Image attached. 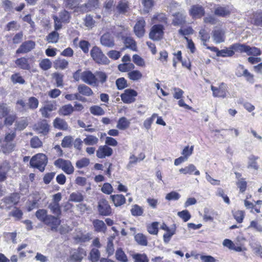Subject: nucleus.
<instances>
[{
    "label": "nucleus",
    "instance_id": "obj_61",
    "mask_svg": "<svg viewBox=\"0 0 262 262\" xmlns=\"http://www.w3.org/2000/svg\"><path fill=\"white\" fill-rule=\"evenodd\" d=\"M233 215L237 223H241L245 217V212L242 210H237L233 212Z\"/></svg>",
    "mask_w": 262,
    "mask_h": 262
},
{
    "label": "nucleus",
    "instance_id": "obj_2",
    "mask_svg": "<svg viewBox=\"0 0 262 262\" xmlns=\"http://www.w3.org/2000/svg\"><path fill=\"white\" fill-rule=\"evenodd\" d=\"M48 163V158L43 154H38L33 156L30 160V164L31 167L36 168L40 171L45 170Z\"/></svg>",
    "mask_w": 262,
    "mask_h": 262
},
{
    "label": "nucleus",
    "instance_id": "obj_38",
    "mask_svg": "<svg viewBox=\"0 0 262 262\" xmlns=\"http://www.w3.org/2000/svg\"><path fill=\"white\" fill-rule=\"evenodd\" d=\"M48 208L50 209L53 214L60 217L61 214V210L59 204L51 203L49 205Z\"/></svg>",
    "mask_w": 262,
    "mask_h": 262
},
{
    "label": "nucleus",
    "instance_id": "obj_31",
    "mask_svg": "<svg viewBox=\"0 0 262 262\" xmlns=\"http://www.w3.org/2000/svg\"><path fill=\"white\" fill-rule=\"evenodd\" d=\"M239 69L243 70V74H236L237 76H244L247 81L251 83L254 82V76L251 74L247 69H244V67L243 65L239 64L238 67Z\"/></svg>",
    "mask_w": 262,
    "mask_h": 262
},
{
    "label": "nucleus",
    "instance_id": "obj_60",
    "mask_svg": "<svg viewBox=\"0 0 262 262\" xmlns=\"http://www.w3.org/2000/svg\"><path fill=\"white\" fill-rule=\"evenodd\" d=\"M73 141L72 137L67 136L63 138L61 141V145L63 148H70L72 146V143Z\"/></svg>",
    "mask_w": 262,
    "mask_h": 262
},
{
    "label": "nucleus",
    "instance_id": "obj_45",
    "mask_svg": "<svg viewBox=\"0 0 262 262\" xmlns=\"http://www.w3.org/2000/svg\"><path fill=\"white\" fill-rule=\"evenodd\" d=\"M136 242L140 245L147 246V240L146 237L142 233H139L135 235Z\"/></svg>",
    "mask_w": 262,
    "mask_h": 262
},
{
    "label": "nucleus",
    "instance_id": "obj_14",
    "mask_svg": "<svg viewBox=\"0 0 262 262\" xmlns=\"http://www.w3.org/2000/svg\"><path fill=\"white\" fill-rule=\"evenodd\" d=\"M86 256L85 250L80 247L72 251L70 259L71 262H81L84 256Z\"/></svg>",
    "mask_w": 262,
    "mask_h": 262
},
{
    "label": "nucleus",
    "instance_id": "obj_55",
    "mask_svg": "<svg viewBox=\"0 0 262 262\" xmlns=\"http://www.w3.org/2000/svg\"><path fill=\"white\" fill-rule=\"evenodd\" d=\"M134 262H148L149 260L147 255L145 254L137 253L133 255Z\"/></svg>",
    "mask_w": 262,
    "mask_h": 262
},
{
    "label": "nucleus",
    "instance_id": "obj_34",
    "mask_svg": "<svg viewBox=\"0 0 262 262\" xmlns=\"http://www.w3.org/2000/svg\"><path fill=\"white\" fill-rule=\"evenodd\" d=\"M115 257L117 260L121 262H127V255L121 248H118L116 251Z\"/></svg>",
    "mask_w": 262,
    "mask_h": 262
},
{
    "label": "nucleus",
    "instance_id": "obj_43",
    "mask_svg": "<svg viewBox=\"0 0 262 262\" xmlns=\"http://www.w3.org/2000/svg\"><path fill=\"white\" fill-rule=\"evenodd\" d=\"M134 68V64L131 62L121 63L118 66V70L122 72H129Z\"/></svg>",
    "mask_w": 262,
    "mask_h": 262
},
{
    "label": "nucleus",
    "instance_id": "obj_21",
    "mask_svg": "<svg viewBox=\"0 0 262 262\" xmlns=\"http://www.w3.org/2000/svg\"><path fill=\"white\" fill-rule=\"evenodd\" d=\"M189 13L193 17L200 18L204 15V8L200 5H193L191 6Z\"/></svg>",
    "mask_w": 262,
    "mask_h": 262
},
{
    "label": "nucleus",
    "instance_id": "obj_11",
    "mask_svg": "<svg viewBox=\"0 0 262 262\" xmlns=\"http://www.w3.org/2000/svg\"><path fill=\"white\" fill-rule=\"evenodd\" d=\"M98 7V0H88L86 3L77 7V11L81 13H86L97 9Z\"/></svg>",
    "mask_w": 262,
    "mask_h": 262
},
{
    "label": "nucleus",
    "instance_id": "obj_18",
    "mask_svg": "<svg viewBox=\"0 0 262 262\" xmlns=\"http://www.w3.org/2000/svg\"><path fill=\"white\" fill-rule=\"evenodd\" d=\"M232 9L229 6H215L214 13L215 15L220 17H226L231 13Z\"/></svg>",
    "mask_w": 262,
    "mask_h": 262
},
{
    "label": "nucleus",
    "instance_id": "obj_29",
    "mask_svg": "<svg viewBox=\"0 0 262 262\" xmlns=\"http://www.w3.org/2000/svg\"><path fill=\"white\" fill-rule=\"evenodd\" d=\"M212 38L216 43L224 42L225 40L224 33L220 29L215 30L213 31Z\"/></svg>",
    "mask_w": 262,
    "mask_h": 262
},
{
    "label": "nucleus",
    "instance_id": "obj_36",
    "mask_svg": "<svg viewBox=\"0 0 262 262\" xmlns=\"http://www.w3.org/2000/svg\"><path fill=\"white\" fill-rule=\"evenodd\" d=\"M48 215L47 210L44 209H38L35 213L37 219L43 223H44Z\"/></svg>",
    "mask_w": 262,
    "mask_h": 262
},
{
    "label": "nucleus",
    "instance_id": "obj_5",
    "mask_svg": "<svg viewBox=\"0 0 262 262\" xmlns=\"http://www.w3.org/2000/svg\"><path fill=\"white\" fill-rule=\"evenodd\" d=\"M131 11V5L128 0L119 1L114 9L117 15H127Z\"/></svg>",
    "mask_w": 262,
    "mask_h": 262
},
{
    "label": "nucleus",
    "instance_id": "obj_23",
    "mask_svg": "<svg viewBox=\"0 0 262 262\" xmlns=\"http://www.w3.org/2000/svg\"><path fill=\"white\" fill-rule=\"evenodd\" d=\"M28 58L26 57H21L17 59L15 61L16 65L20 69L24 70H30L31 66L29 63Z\"/></svg>",
    "mask_w": 262,
    "mask_h": 262
},
{
    "label": "nucleus",
    "instance_id": "obj_33",
    "mask_svg": "<svg viewBox=\"0 0 262 262\" xmlns=\"http://www.w3.org/2000/svg\"><path fill=\"white\" fill-rule=\"evenodd\" d=\"M129 121L125 117H122L118 120L116 127L120 130H125L129 126Z\"/></svg>",
    "mask_w": 262,
    "mask_h": 262
},
{
    "label": "nucleus",
    "instance_id": "obj_12",
    "mask_svg": "<svg viewBox=\"0 0 262 262\" xmlns=\"http://www.w3.org/2000/svg\"><path fill=\"white\" fill-rule=\"evenodd\" d=\"M137 92L131 89H126L120 96L122 101L127 104L135 102V97L137 96Z\"/></svg>",
    "mask_w": 262,
    "mask_h": 262
},
{
    "label": "nucleus",
    "instance_id": "obj_9",
    "mask_svg": "<svg viewBox=\"0 0 262 262\" xmlns=\"http://www.w3.org/2000/svg\"><path fill=\"white\" fill-rule=\"evenodd\" d=\"M164 27L162 25L158 24L154 25L149 34V38L155 41L161 40L164 35Z\"/></svg>",
    "mask_w": 262,
    "mask_h": 262
},
{
    "label": "nucleus",
    "instance_id": "obj_27",
    "mask_svg": "<svg viewBox=\"0 0 262 262\" xmlns=\"http://www.w3.org/2000/svg\"><path fill=\"white\" fill-rule=\"evenodd\" d=\"M78 93L83 96H91L94 94L92 90L88 86L84 84H80L78 86Z\"/></svg>",
    "mask_w": 262,
    "mask_h": 262
},
{
    "label": "nucleus",
    "instance_id": "obj_62",
    "mask_svg": "<svg viewBox=\"0 0 262 262\" xmlns=\"http://www.w3.org/2000/svg\"><path fill=\"white\" fill-rule=\"evenodd\" d=\"M5 117L4 124L7 126L12 125L17 118V116L15 114L8 115Z\"/></svg>",
    "mask_w": 262,
    "mask_h": 262
},
{
    "label": "nucleus",
    "instance_id": "obj_59",
    "mask_svg": "<svg viewBox=\"0 0 262 262\" xmlns=\"http://www.w3.org/2000/svg\"><path fill=\"white\" fill-rule=\"evenodd\" d=\"M30 146L32 148H38L42 146V142L38 137L35 136L30 140Z\"/></svg>",
    "mask_w": 262,
    "mask_h": 262
},
{
    "label": "nucleus",
    "instance_id": "obj_6",
    "mask_svg": "<svg viewBox=\"0 0 262 262\" xmlns=\"http://www.w3.org/2000/svg\"><path fill=\"white\" fill-rule=\"evenodd\" d=\"M97 211L101 216H110L112 214V208L108 202L104 198H101L98 200Z\"/></svg>",
    "mask_w": 262,
    "mask_h": 262
},
{
    "label": "nucleus",
    "instance_id": "obj_56",
    "mask_svg": "<svg viewBox=\"0 0 262 262\" xmlns=\"http://www.w3.org/2000/svg\"><path fill=\"white\" fill-rule=\"evenodd\" d=\"M11 80L14 84L19 83L23 84L25 83V80L18 73L12 75L11 76Z\"/></svg>",
    "mask_w": 262,
    "mask_h": 262
},
{
    "label": "nucleus",
    "instance_id": "obj_24",
    "mask_svg": "<svg viewBox=\"0 0 262 262\" xmlns=\"http://www.w3.org/2000/svg\"><path fill=\"white\" fill-rule=\"evenodd\" d=\"M110 198L116 207L122 206L126 202V199L122 194L111 195Z\"/></svg>",
    "mask_w": 262,
    "mask_h": 262
},
{
    "label": "nucleus",
    "instance_id": "obj_35",
    "mask_svg": "<svg viewBox=\"0 0 262 262\" xmlns=\"http://www.w3.org/2000/svg\"><path fill=\"white\" fill-rule=\"evenodd\" d=\"M124 43L126 48L133 51H137L136 43L134 39L130 37H127L124 40Z\"/></svg>",
    "mask_w": 262,
    "mask_h": 262
},
{
    "label": "nucleus",
    "instance_id": "obj_25",
    "mask_svg": "<svg viewBox=\"0 0 262 262\" xmlns=\"http://www.w3.org/2000/svg\"><path fill=\"white\" fill-rule=\"evenodd\" d=\"M74 112V108L71 104L62 106L58 110L59 115L67 116L71 115Z\"/></svg>",
    "mask_w": 262,
    "mask_h": 262
},
{
    "label": "nucleus",
    "instance_id": "obj_20",
    "mask_svg": "<svg viewBox=\"0 0 262 262\" xmlns=\"http://www.w3.org/2000/svg\"><path fill=\"white\" fill-rule=\"evenodd\" d=\"M100 43L104 47L113 48L115 46L114 38L111 34L106 33L101 36Z\"/></svg>",
    "mask_w": 262,
    "mask_h": 262
},
{
    "label": "nucleus",
    "instance_id": "obj_44",
    "mask_svg": "<svg viewBox=\"0 0 262 262\" xmlns=\"http://www.w3.org/2000/svg\"><path fill=\"white\" fill-rule=\"evenodd\" d=\"M141 3L143 6V11L148 13L153 7L155 1L154 0H141Z\"/></svg>",
    "mask_w": 262,
    "mask_h": 262
},
{
    "label": "nucleus",
    "instance_id": "obj_30",
    "mask_svg": "<svg viewBox=\"0 0 262 262\" xmlns=\"http://www.w3.org/2000/svg\"><path fill=\"white\" fill-rule=\"evenodd\" d=\"M181 173L183 174H192L194 171V174L196 176L200 175V171L196 169L195 166L193 164H189L188 166L184 168H182L179 170Z\"/></svg>",
    "mask_w": 262,
    "mask_h": 262
},
{
    "label": "nucleus",
    "instance_id": "obj_10",
    "mask_svg": "<svg viewBox=\"0 0 262 262\" xmlns=\"http://www.w3.org/2000/svg\"><path fill=\"white\" fill-rule=\"evenodd\" d=\"M56 109L57 103L55 101H47L44 106L39 109V112L43 117L49 118L50 117V113Z\"/></svg>",
    "mask_w": 262,
    "mask_h": 262
},
{
    "label": "nucleus",
    "instance_id": "obj_63",
    "mask_svg": "<svg viewBox=\"0 0 262 262\" xmlns=\"http://www.w3.org/2000/svg\"><path fill=\"white\" fill-rule=\"evenodd\" d=\"M95 75L98 79V82H100L101 83H104L107 80V76L106 73L102 71H96Z\"/></svg>",
    "mask_w": 262,
    "mask_h": 262
},
{
    "label": "nucleus",
    "instance_id": "obj_17",
    "mask_svg": "<svg viewBox=\"0 0 262 262\" xmlns=\"http://www.w3.org/2000/svg\"><path fill=\"white\" fill-rule=\"evenodd\" d=\"M113 152V149L107 145H101L98 147L96 151V156L98 158L103 159L106 157L112 156Z\"/></svg>",
    "mask_w": 262,
    "mask_h": 262
},
{
    "label": "nucleus",
    "instance_id": "obj_46",
    "mask_svg": "<svg viewBox=\"0 0 262 262\" xmlns=\"http://www.w3.org/2000/svg\"><path fill=\"white\" fill-rule=\"evenodd\" d=\"M58 17L62 23H68L71 18L70 13L66 10H63L59 13Z\"/></svg>",
    "mask_w": 262,
    "mask_h": 262
},
{
    "label": "nucleus",
    "instance_id": "obj_58",
    "mask_svg": "<svg viewBox=\"0 0 262 262\" xmlns=\"http://www.w3.org/2000/svg\"><path fill=\"white\" fill-rule=\"evenodd\" d=\"M83 200V195L79 192H73L70 194V201L74 202H80Z\"/></svg>",
    "mask_w": 262,
    "mask_h": 262
},
{
    "label": "nucleus",
    "instance_id": "obj_16",
    "mask_svg": "<svg viewBox=\"0 0 262 262\" xmlns=\"http://www.w3.org/2000/svg\"><path fill=\"white\" fill-rule=\"evenodd\" d=\"M145 21L143 18H140L137 21L134 28V31L136 35L141 38L145 34Z\"/></svg>",
    "mask_w": 262,
    "mask_h": 262
},
{
    "label": "nucleus",
    "instance_id": "obj_15",
    "mask_svg": "<svg viewBox=\"0 0 262 262\" xmlns=\"http://www.w3.org/2000/svg\"><path fill=\"white\" fill-rule=\"evenodd\" d=\"M33 128L38 133L46 135L49 131V125L47 121L43 119L36 123L34 125Z\"/></svg>",
    "mask_w": 262,
    "mask_h": 262
},
{
    "label": "nucleus",
    "instance_id": "obj_50",
    "mask_svg": "<svg viewBox=\"0 0 262 262\" xmlns=\"http://www.w3.org/2000/svg\"><path fill=\"white\" fill-rule=\"evenodd\" d=\"M130 212L134 216H141L143 213V209L138 205L135 204L132 206Z\"/></svg>",
    "mask_w": 262,
    "mask_h": 262
},
{
    "label": "nucleus",
    "instance_id": "obj_3",
    "mask_svg": "<svg viewBox=\"0 0 262 262\" xmlns=\"http://www.w3.org/2000/svg\"><path fill=\"white\" fill-rule=\"evenodd\" d=\"M91 56L94 61L99 64L106 65L110 62L100 48L97 46L93 47L91 50Z\"/></svg>",
    "mask_w": 262,
    "mask_h": 262
},
{
    "label": "nucleus",
    "instance_id": "obj_37",
    "mask_svg": "<svg viewBox=\"0 0 262 262\" xmlns=\"http://www.w3.org/2000/svg\"><path fill=\"white\" fill-rule=\"evenodd\" d=\"M15 144L12 142L3 141L2 151L5 154H9L13 151Z\"/></svg>",
    "mask_w": 262,
    "mask_h": 262
},
{
    "label": "nucleus",
    "instance_id": "obj_54",
    "mask_svg": "<svg viewBox=\"0 0 262 262\" xmlns=\"http://www.w3.org/2000/svg\"><path fill=\"white\" fill-rule=\"evenodd\" d=\"M254 24L258 26H262V11H257L253 14Z\"/></svg>",
    "mask_w": 262,
    "mask_h": 262
},
{
    "label": "nucleus",
    "instance_id": "obj_49",
    "mask_svg": "<svg viewBox=\"0 0 262 262\" xmlns=\"http://www.w3.org/2000/svg\"><path fill=\"white\" fill-rule=\"evenodd\" d=\"M128 78L133 81H137L142 77V73L138 70H134L128 73Z\"/></svg>",
    "mask_w": 262,
    "mask_h": 262
},
{
    "label": "nucleus",
    "instance_id": "obj_1",
    "mask_svg": "<svg viewBox=\"0 0 262 262\" xmlns=\"http://www.w3.org/2000/svg\"><path fill=\"white\" fill-rule=\"evenodd\" d=\"M19 200L20 195L18 193H12L1 200L0 208L2 209L9 210L13 205H17Z\"/></svg>",
    "mask_w": 262,
    "mask_h": 262
},
{
    "label": "nucleus",
    "instance_id": "obj_40",
    "mask_svg": "<svg viewBox=\"0 0 262 262\" xmlns=\"http://www.w3.org/2000/svg\"><path fill=\"white\" fill-rule=\"evenodd\" d=\"M234 54L233 49H231V46L228 48L220 50L218 52V57H231Z\"/></svg>",
    "mask_w": 262,
    "mask_h": 262
},
{
    "label": "nucleus",
    "instance_id": "obj_39",
    "mask_svg": "<svg viewBox=\"0 0 262 262\" xmlns=\"http://www.w3.org/2000/svg\"><path fill=\"white\" fill-rule=\"evenodd\" d=\"M28 125V121L26 118H21L20 120L15 121V129L18 130H24Z\"/></svg>",
    "mask_w": 262,
    "mask_h": 262
},
{
    "label": "nucleus",
    "instance_id": "obj_51",
    "mask_svg": "<svg viewBox=\"0 0 262 262\" xmlns=\"http://www.w3.org/2000/svg\"><path fill=\"white\" fill-rule=\"evenodd\" d=\"M247 48V45L245 44H241L236 43L231 45V49H233V51L241 53H246Z\"/></svg>",
    "mask_w": 262,
    "mask_h": 262
},
{
    "label": "nucleus",
    "instance_id": "obj_48",
    "mask_svg": "<svg viewBox=\"0 0 262 262\" xmlns=\"http://www.w3.org/2000/svg\"><path fill=\"white\" fill-rule=\"evenodd\" d=\"M39 101L38 100L34 97H31L28 99V102L27 103L28 108L34 110L37 108L38 106Z\"/></svg>",
    "mask_w": 262,
    "mask_h": 262
},
{
    "label": "nucleus",
    "instance_id": "obj_13",
    "mask_svg": "<svg viewBox=\"0 0 262 262\" xmlns=\"http://www.w3.org/2000/svg\"><path fill=\"white\" fill-rule=\"evenodd\" d=\"M43 224L50 227L52 231H56L61 224L60 217L49 214Z\"/></svg>",
    "mask_w": 262,
    "mask_h": 262
},
{
    "label": "nucleus",
    "instance_id": "obj_19",
    "mask_svg": "<svg viewBox=\"0 0 262 262\" xmlns=\"http://www.w3.org/2000/svg\"><path fill=\"white\" fill-rule=\"evenodd\" d=\"M35 43L32 40L24 42L16 50V54L27 53L35 48Z\"/></svg>",
    "mask_w": 262,
    "mask_h": 262
},
{
    "label": "nucleus",
    "instance_id": "obj_32",
    "mask_svg": "<svg viewBox=\"0 0 262 262\" xmlns=\"http://www.w3.org/2000/svg\"><path fill=\"white\" fill-rule=\"evenodd\" d=\"M57 31L54 30L50 33L46 37V40L48 43H57L59 38V33Z\"/></svg>",
    "mask_w": 262,
    "mask_h": 262
},
{
    "label": "nucleus",
    "instance_id": "obj_7",
    "mask_svg": "<svg viewBox=\"0 0 262 262\" xmlns=\"http://www.w3.org/2000/svg\"><path fill=\"white\" fill-rule=\"evenodd\" d=\"M211 90L212 91L213 96L214 97L225 98L229 94L227 84L224 82L221 83L219 87L211 85Z\"/></svg>",
    "mask_w": 262,
    "mask_h": 262
},
{
    "label": "nucleus",
    "instance_id": "obj_28",
    "mask_svg": "<svg viewBox=\"0 0 262 262\" xmlns=\"http://www.w3.org/2000/svg\"><path fill=\"white\" fill-rule=\"evenodd\" d=\"M95 230L97 232H105L106 230V226L103 221L95 219L93 221Z\"/></svg>",
    "mask_w": 262,
    "mask_h": 262
},
{
    "label": "nucleus",
    "instance_id": "obj_41",
    "mask_svg": "<svg viewBox=\"0 0 262 262\" xmlns=\"http://www.w3.org/2000/svg\"><path fill=\"white\" fill-rule=\"evenodd\" d=\"M90 259L92 262H97L100 259V253L98 249L93 248L90 252Z\"/></svg>",
    "mask_w": 262,
    "mask_h": 262
},
{
    "label": "nucleus",
    "instance_id": "obj_47",
    "mask_svg": "<svg viewBox=\"0 0 262 262\" xmlns=\"http://www.w3.org/2000/svg\"><path fill=\"white\" fill-rule=\"evenodd\" d=\"M246 53L247 55L258 56L261 54L260 50L255 47H251L247 45Z\"/></svg>",
    "mask_w": 262,
    "mask_h": 262
},
{
    "label": "nucleus",
    "instance_id": "obj_64",
    "mask_svg": "<svg viewBox=\"0 0 262 262\" xmlns=\"http://www.w3.org/2000/svg\"><path fill=\"white\" fill-rule=\"evenodd\" d=\"M89 164L90 160L86 158H83L76 162V166L78 168L81 169L88 166Z\"/></svg>",
    "mask_w": 262,
    "mask_h": 262
},
{
    "label": "nucleus",
    "instance_id": "obj_57",
    "mask_svg": "<svg viewBox=\"0 0 262 262\" xmlns=\"http://www.w3.org/2000/svg\"><path fill=\"white\" fill-rule=\"evenodd\" d=\"M82 0H66L65 5L67 8L71 9L77 8Z\"/></svg>",
    "mask_w": 262,
    "mask_h": 262
},
{
    "label": "nucleus",
    "instance_id": "obj_53",
    "mask_svg": "<svg viewBox=\"0 0 262 262\" xmlns=\"http://www.w3.org/2000/svg\"><path fill=\"white\" fill-rule=\"evenodd\" d=\"M98 142V139L93 135H88L83 140V142L87 145H94Z\"/></svg>",
    "mask_w": 262,
    "mask_h": 262
},
{
    "label": "nucleus",
    "instance_id": "obj_22",
    "mask_svg": "<svg viewBox=\"0 0 262 262\" xmlns=\"http://www.w3.org/2000/svg\"><path fill=\"white\" fill-rule=\"evenodd\" d=\"M174 18L172 20V24L174 26L184 25L185 22L186 16L184 12H180L175 13L173 15Z\"/></svg>",
    "mask_w": 262,
    "mask_h": 262
},
{
    "label": "nucleus",
    "instance_id": "obj_52",
    "mask_svg": "<svg viewBox=\"0 0 262 262\" xmlns=\"http://www.w3.org/2000/svg\"><path fill=\"white\" fill-rule=\"evenodd\" d=\"M91 113L95 116H101L105 114L104 111L99 106L94 105L90 108Z\"/></svg>",
    "mask_w": 262,
    "mask_h": 262
},
{
    "label": "nucleus",
    "instance_id": "obj_8",
    "mask_svg": "<svg viewBox=\"0 0 262 262\" xmlns=\"http://www.w3.org/2000/svg\"><path fill=\"white\" fill-rule=\"evenodd\" d=\"M81 80L89 85L95 86L98 85V80L95 73H93L90 70L84 71L81 73Z\"/></svg>",
    "mask_w": 262,
    "mask_h": 262
},
{
    "label": "nucleus",
    "instance_id": "obj_4",
    "mask_svg": "<svg viewBox=\"0 0 262 262\" xmlns=\"http://www.w3.org/2000/svg\"><path fill=\"white\" fill-rule=\"evenodd\" d=\"M54 165L57 168L61 169L68 174H71L74 171V168L71 162L68 160L59 158L54 162Z\"/></svg>",
    "mask_w": 262,
    "mask_h": 262
},
{
    "label": "nucleus",
    "instance_id": "obj_42",
    "mask_svg": "<svg viewBox=\"0 0 262 262\" xmlns=\"http://www.w3.org/2000/svg\"><path fill=\"white\" fill-rule=\"evenodd\" d=\"M69 62L64 59L58 58L55 60L54 62V66L56 69H60L64 70L68 66Z\"/></svg>",
    "mask_w": 262,
    "mask_h": 262
},
{
    "label": "nucleus",
    "instance_id": "obj_26",
    "mask_svg": "<svg viewBox=\"0 0 262 262\" xmlns=\"http://www.w3.org/2000/svg\"><path fill=\"white\" fill-rule=\"evenodd\" d=\"M53 125L55 128L66 130L68 129V124L67 122L63 119L56 118L53 121Z\"/></svg>",
    "mask_w": 262,
    "mask_h": 262
}]
</instances>
